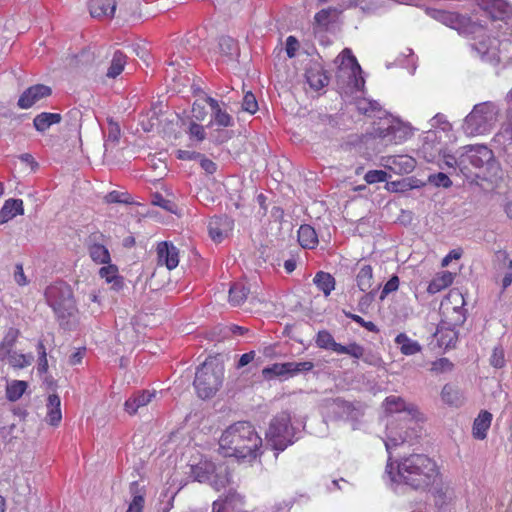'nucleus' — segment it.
<instances>
[{"instance_id":"a878e982","label":"nucleus","mask_w":512,"mask_h":512,"mask_svg":"<svg viewBox=\"0 0 512 512\" xmlns=\"http://www.w3.org/2000/svg\"><path fill=\"white\" fill-rule=\"evenodd\" d=\"M24 213L23 201L21 199H8L0 210V224L7 223L17 215Z\"/></svg>"},{"instance_id":"f3484780","label":"nucleus","mask_w":512,"mask_h":512,"mask_svg":"<svg viewBox=\"0 0 512 512\" xmlns=\"http://www.w3.org/2000/svg\"><path fill=\"white\" fill-rule=\"evenodd\" d=\"M205 101L210 106L211 109V121L210 125H216L219 127H230L233 124V118L232 116L221 107L219 102L212 98L207 96L205 98Z\"/></svg>"},{"instance_id":"9b49d317","label":"nucleus","mask_w":512,"mask_h":512,"mask_svg":"<svg viewBox=\"0 0 512 512\" xmlns=\"http://www.w3.org/2000/svg\"><path fill=\"white\" fill-rule=\"evenodd\" d=\"M338 67V79H347V84L352 89L360 91L363 89L365 80L362 77V69L349 48H345L335 59Z\"/></svg>"},{"instance_id":"c756f323","label":"nucleus","mask_w":512,"mask_h":512,"mask_svg":"<svg viewBox=\"0 0 512 512\" xmlns=\"http://www.w3.org/2000/svg\"><path fill=\"white\" fill-rule=\"evenodd\" d=\"M306 79L309 86L314 90H320L328 84V77L319 66L308 68L306 70Z\"/></svg>"},{"instance_id":"f8f14e48","label":"nucleus","mask_w":512,"mask_h":512,"mask_svg":"<svg viewBox=\"0 0 512 512\" xmlns=\"http://www.w3.org/2000/svg\"><path fill=\"white\" fill-rule=\"evenodd\" d=\"M380 165L397 175H404L411 173L415 169L417 162L412 156L407 154L387 155L380 158Z\"/></svg>"},{"instance_id":"338daca9","label":"nucleus","mask_w":512,"mask_h":512,"mask_svg":"<svg viewBox=\"0 0 512 512\" xmlns=\"http://www.w3.org/2000/svg\"><path fill=\"white\" fill-rule=\"evenodd\" d=\"M431 127H440L442 130H447L450 127V124L443 114H436L431 119Z\"/></svg>"},{"instance_id":"0e129e2a","label":"nucleus","mask_w":512,"mask_h":512,"mask_svg":"<svg viewBox=\"0 0 512 512\" xmlns=\"http://www.w3.org/2000/svg\"><path fill=\"white\" fill-rule=\"evenodd\" d=\"M14 281L19 286H26L29 283V281L24 273L22 264H16V266H15Z\"/></svg>"},{"instance_id":"c03bdc74","label":"nucleus","mask_w":512,"mask_h":512,"mask_svg":"<svg viewBox=\"0 0 512 512\" xmlns=\"http://www.w3.org/2000/svg\"><path fill=\"white\" fill-rule=\"evenodd\" d=\"M131 493H133V499L130 502L126 512H142L144 508V495L138 493V483L133 482L130 486Z\"/></svg>"},{"instance_id":"603ef678","label":"nucleus","mask_w":512,"mask_h":512,"mask_svg":"<svg viewBox=\"0 0 512 512\" xmlns=\"http://www.w3.org/2000/svg\"><path fill=\"white\" fill-rule=\"evenodd\" d=\"M338 354H348L356 359H359L363 356L364 349L357 343H351L347 346L341 344L340 347H338Z\"/></svg>"},{"instance_id":"4be33fe9","label":"nucleus","mask_w":512,"mask_h":512,"mask_svg":"<svg viewBox=\"0 0 512 512\" xmlns=\"http://www.w3.org/2000/svg\"><path fill=\"white\" fill-rule=\"evenodd\" d=\"M493 416L490 412L482 410L474 419L472 427V435L477 440H484L491 426Z\"/></svg>"},{"instance_id":"58836bf2","label":"nucleus","mask_w":512,"mask_h":512,"mask_svg":"<svg viewBox=\"0 0 512 512\" xmlns=\"http://www.w3.org/2000/svg\"><path fill=\"white\" fill-rule=\"evenodd\" d=\"M125 64H126V56L122 52L116 51L113 54L111 64L107 70V73H106L107 77L116 78L123 71Z\"/></svg>"},{"instance_id":"13d9d810","label":"nucleus","mask_w":512,"mask_h":512,"mask_svg":"<svg viewBox=\"0 0 512 512\" xmlns=\"http://www.w3.org/2000/svg\"><path fill=\"white\" fill-rule=\"evenodd\" d=\"M242 108L250 114H254L258 110L256 97L251 92L244 95Z\"/></svg>"},{"instance_id":"7ed1b4c3","label":"nucleus","mask_w":512,"mask_h":512,"mask_svg":"<svg viewBox=\"0 0 512 512\" xmlns=\"http://www.w3.org/2000/svg\"><path fill=\"white\" fill-rule=\"evenodd\" d=\"M262 445V439L255 428L246 421L230 425L219 439V453L224 457L237 459L255 458Z\"/></svg>"},{"instance_id":"2f4dec72","label":"nucleus","mask_w":512,"mask_h":512,"mask_svg":"<svg viewBox=\"0 0 512 512\" xmlns=\"http://www.w3.org/2000/svg\"><path fill=\"white\" fill-rule=\"evenodd\" d=\"M298 241L303 248H314L318 244V237L314 228L310 225H301L298 230Z\"/></svg>"},{"instance_id":"8fccbe9b","label":"nucleus","mask_w":512,"mask_h":512,"mask_svg":"<svg viewBox=\"0 0 512 512\" xmlns=\"http://www.w3.org/2000/svg\"><path fill=\"white\" fill-rule=\"evenodd\" d=\"M288 364L290 377H294L300 373L311 371L314 368V363L312 361L288 362Z\"/></svg>"},{"instance_id":"5701e85b","label":"nucleus","mask_w":512,"mask_h":512,"mask_svg":"<svg viewBox=\"0 0 512 512\" xmlns=\"http://www.w3.org/2000/svg\"><path fill=\"white\" fill-rule=\"evenodd\" d=\"M202 467L196 466L193 469V474L195 476V479L198 482H205L209 480L211 482V485L214 487L215 490L220 491L222 488H225L226 485L229 483V477L225 470H221L219 473L215 474L214 476L210 477L206 473H201Z\"/></svg>"},{"instance_id":"412c9836","label":"nucleus","mask_w":512,"mask_h":512,"mask_svg":"<svg viewBox=\"0 0 512 512\" xmlns=\"http://www.w3.org/2000/svg\"><path fill=\"white\" fill-rule=\"evenodd\" d=\"M464 146L457 149L454 153L443 151L441 155L440 168H452L454 170L459 169L464 174L466 169L463 156Z\"/></svg>"},{"instance_id":"cd10ccee","label":"nucleus","mask_w":512,"mask_h":512,"mask_svg":"<svg viewBox=\"0 0 512 512\" xmlns=\"http://www.w3.org/2000/svg\"><path fill=\"white\" fill-rule=\"evenodd\" d=\"M454 280V274L450 271L437 273L427 287L429 294H436L449 287Z\"/></svg>"},{"instance_id":"4d7b16f0","label":"nucleus","mask_w":512,"mask_h":512,"mask_svg":"<svg viewBox=\"0 0 512 512\" xmlns=\"http://www.w3.org/2000/svg\"><path fill=\"white\" fill-rule=\"evenodd\" d=\"M344 421H348L351 423L353 429L358 428V424L360 419L363 416V412L361 409L354 407L352 404L350 405V409L347 412Z\"/></svg>"},{"instance_id":"bb28decb","label":"nucleus","mask_w":512,"mask_h":512,"mask_svg":"<svg viewBox=\"0 0 512 512\" xmlns=\"http://www.w3.org/2000/svg\"><path fill=\"white\" fill-rule=\"evenodd\" d=\"M395 343L397 344L400 352L405 356L415 355L422 350V346L416 340H413L405 333H400L395 338Z\"/></svg>"},{"instance_id":"f03ea898","label":"nucleus","mask_w":512,"mask_h":512,"mask_svg":"<svg viewBox=\"0 0 512 512\" xmlns=\"http://www.w3.org/2000/svg\"><path fill=\"white\" fill-rule=\"evenodd\" d=\"M388 454L385 474L395 491L400 485L414 490H425L439 478L436 462L424 454H411L403 457L396 465L391 462V452Z\"/></svg>"},{"instance_id":"20e7f679","label":"nucleus","mask_w":512,"mask_h":512,"mask_svg":"<svg viewBox=\"0 0 512 512\" xmlns=\"http://www.w3.org/2000/svg\"><path fill=\"white\" fill-rule=\"evenodd\" d=\"M385 410L390 414H399L395 424L391 421L387 425V433L385 440V447L388 453L392 448L410 441L413 437L417 436L418 424L415 420L417 410L412 405H407L405 401L395 395L387 397L384 401Z\"/></svg>"},{"instance_id":"e2e57ef3","label":"nucleus","mask_w":512,"mask_h":512,"mask_svg":"<svg viewBox=\"0 0 512 512\" xmlns=\"http://www.w3.org/2000/svg\"><path fill=\"white\" fill-rule=\"evenodd\" d=\"M189 134L191 137L196 138L198 141H203L206 137L205 129L202 125L191 123L189 127Z\"/></svg>"},{"instance_id":"4468645a","label":"nucleus","mask_w":512,"mask_h":512,"mask_svg":"<svg viewBox=\"0 0 512 512\" xmlns=\"http://www.w3.org/2000/svg\"><path fill=\"white\" fill-rule=\"evenodd\" d=\"M51 94V88L37 84L26 89L18 100V106L21 109H29L43 98L48 97Z\"/></svg>"},{"instance_id":"39448f33","label":"nucleus","mask_w":512,"mask_h":512,"mask_svg":"<svg viewBox=\"0 0 512 512\" xmlns=\"http://www.w3.org/2000/svg\"><path fill=\"white\" fill-rule=\"evenodd\" d=\"M500 115V107L491 101L476 104L465 117L462 130L468 137L486 135L495 127Z\"/></svg>"},{"instance_id":"bf43d9fd","label":"nucleus","mask_w":512,"mask_h":512,"mask_svg":"<svg viewBox=\"0 0 512 512\" xmlns=\"http://www.w3.org/2000/svg\"><path fill=\"white\" fill-rule=\"evenodd\" d=\"M399 287V278L398 276L394 275L392 276L384 285L381 294L380 299L384 300L386 296L394 291H396Z\"/></svg>"},{"instance_id":"79ce46f5","label":"nucleus","mask_w":512,"mask_h":512,"mask_svg":"<svg viewBox=\"0 0 512 512\" xmlns=\"http://www.w3.org/2000/svg\"><path fill=\"white\" fill-rule=\"evenodd\" d=\"M219 51L222 55L232 58L238 55L236 41L229 36H222L219 39Z\"/></svg>"},{"instance_id":"1a4fd4ad","label":"nucleus","mask_w":512,"mask_h":512,"mask_svg":"<svg viewBox=\"0 0 512 512\" xmlns=\"http://www.w3.org/2000/svg\"><path fill=\"white\" fill-rule=\"evenodd\" d=\"M373 134L383 146L400 145L413 135V129L398 118L387 117L373 128Z\"/></svg>"},{"instance_id":"69168bd1","label":"nucleus","mask_w":512,"mask_h":512,"mask_svg":"<svg viewBox=\"0 0 512 512\" xmlns=\"http://www.w3.org/2000/svg\"><path fill=\"white\" fill-rule=\"evenodd\" d=\"M298 49V41L294 36H289L286 39V53L289 58H292L295 56L296 51Z\"/></svg>"},{"instance_id":"09e8293b","label":"nucleus","mask_w":512,"mask_h":512,"mask_svg":"<svg viewBox=\"0 0 512 512\" xmlns=\"http://www.w3.org/2000/svg\"><path fill=\"white\" fill-rule=\"evenodd\" d=\"M151 202L153 205L159 206L170 213H177V205L173 201L164 198L159 193H156L152 196Z\"/></svg>"},{"instance_id":"aec40b11","label":"nucleus","mask_w":512,"mask_h":512,"mask_svg":"<svg viewBox=\"0 0 512 512\" xmlns=\"http://www.w3.org/2000/svg\"><path fill=\"white\" fill-rule=\"evenodd\" d=\"M115 10V0H91L89 3V11L93 18H112Z\"/></svg>"},{"instance_id":"ea45409f","label":"nucleus","mask_w":512,"mask_h":512,"mask_svg":"<svg viewBox=\"0 0 512 512\" xmlns=\"http://www.w3.org/2000/svg\"><path fill=\"white\" fill-rule=\"evenodd\" d=\"M316 345L319 348L326 349V350H332L336 353H338V347H340L341 344L337 343L330 332L326 330L319 331L316 336Z\"/></svg>"},{"instance_id":"052dcab7","label":"nucleus","mask_w":512,"mask_h":512,"mask_svg":"<svg viewBox=\"0 0 512 512\" xmlns=\"http://www.w3.org/2000/svg\"><path fill=\"white\" fill-rule=\"evenodd\" d=\"M453 364L447 358H440L432 363L431 370L436 373L451 371Z\"/></svg>"},{"instance_id":"774afa93","label":"nucleus","mask_w":512,"mask_h":512,"mask_svg":"<svg viewBox=\"0 0 512 512\" xmlns=\"http://www.w3.org/2000/svg\"><path fill=\"white\" fill-rule=\"evenodd\" d=\"M230 503L227 499H218L213 502L212 512H229Z\"/></svg>"},{"instance_id":"a18cd8bd","label":"nucleus","mask_w":512,"mask_h":512,"mask_svg":"<svg viewBox=\"0 0 512 512\" xmlns=\"http://www.w3.org/2000/svg\"><path fill=\"white\" fill-rule=\"evenodd\" d=\"M264 377L269 378L272 376L276 377H290L289 376V364L286 363H275L269 367H265L262 371Z\"/></svg>"},{"instance_id":"c9c22d12","label":"nucleus","mask_w":512,"mask_h":512,"mask_svg":"<svg viewBox=\"0 0 512 512\" xmlns=\"http://www.w3.org/2000/svg\"><path fill=\"white\" fill-rule=\"evenodd\" d=\"M494 141L503 146V149L506 152H510L512 150V122L510 124H505L501 130L495 135Z\"/></svg>"},{"instance_id":"0eeeda50","label":"nucleus","mask_w":512,"mask_h":512,"mask_svg":"<svg viewBox=\"0 0 512 512\" xmlns=\"http://www.w3.org/2000/svg\"><path fill=\"white\" fill-rule=\"evenodd\" d=\"M224 366L214 359L206 360L196 371L194 386L202 399L211 398L222 385Z\"/></svg>"},{"instance_id":"a211bd4d","label":"nucleus","mask_w":512,"mask_h":512,"mask_svg":"<svg viewBox=\"0 0 512 512\" xmlns=\"http://www.w3.org/2000/svg\"><path fill=\"white\" fill-rule=\"evenodd\" d=\"M155 395V391H138L125 401L124 409L130 415H134L140 408L147 406Z\"/></svg>"},{"instance_id":"473e14b6","label":"nucleus","mask_w":512,"mask_h":512,"mask_svg":"<svg viewBox=\"0 0 512 512\" xmlns=\"http://www.w3.org/2000/svg\"><path fill=\"white\" fill-rule=\"evenodd\" d=\"M356 283L362 292H366L372 287L373 269L370 265L364 264L359 267L356 275Z\"/></svg>"},{"instance_id":"dca6fc26","label":"nucleus","mask_w":512,"mask_h":512,"mask_svg":"<svg viewBox=\"0 0 512 512\" xmlns=\"http://www.w3.org/2000/svg\"><path fill=\"white\" fill-rule=\"evenodd\" d=\"M158 264L165 265L169 270L178 266L179 251L170 242L164 241L157 246Z\"/></svg>"},{"instance_id":"37998d69","label":"nucleus","mask_w":512,"mask_h":512,"mask_svg":"<svg viewBox=\"0 0 512 512\" xmlns=\"http://www.w3.org/2000/svg\"><path fill=\"white\" fill-rule=\"evenodd\" d=\"M33 359L34 358L31 354H22L13 351L5 360L14 368H24L29 366Z\"/></svg>"},{"instance_id":"7c9ffc66","label":"nucleus","mask_w":512,"mask_h":512,"mask_svg":"<svg viewBox=\"0 0 512 512\" xmlns=\"http://www.w3.org/2000/svg\"><path fill=\"white\" fill-rule=\"evenodd\" d=\"M19 336V330L16 328H9L5 333L2 341L0 342V360L5 361L6 357L14 350L15 343Z\"/></svg>"},{"instance_id":"680f3d73","label":"nucleus","mask_w":512,"mask_h":512,"mask_svg":"<svg viewBox=\"0 0 512 512\" xmlns=\"http://www.w3.org/2000/svg\"><path fill=\"white\" fill-rule=\"evenodd\" d=\"M117 267L114 265L103 266L99 270V274L107 282H112L117 277Z\"/></svg>"},{"instance_id":"f257e3e1","label":"nucleus","mask_w":512,"mask_h":512,"mask_svg":"<svg viewBox=\"0 0 512 512\" xmlns=\"http://www.w3.org/2000/svg\"><path fill=\"white\" fill-rule=\"evenodd\" d=\"M441 21L444 25L456 30L460 35L474 39L471 44L474 57L493 65L512 63V41L510 39H477L483 36L487 30H493V28H488L486 23L483 24L470 16L456 12L443 13ZM502 27V24H499L494 29H502Z\"/></svg>"},{"instance_id":"5fc2aeb1","label":"nucleus","mask_w":512,"mask_h":512,"mask_svg":"<svg viewBox=\"0 0 512 512\" xmlns=\"http://www.w3.org/2000/svg\"><path fill=\"white\" fill-rule=\"evenodd\" d=\"M388 177L389 175L384 170H370L365 174L364 179L368 184H374L385 182Z\"/></svg>"},{"instance_id":"423d86ee","label":"nucleus","mask_w":512,"mask_h":512,"mask_svg":"<svg viewBox=\"0 0 512 512\" xmlns=\"http://www.w3.org/2000/svg\"><path fill=\"white\" fill-rule=\"evenodd\" d=\"M466 169L465 176L474 174L477 177L486 178L497 174L499 169L494 153L486 145H466L463 151Z\"/></svg>"},{"instance_id":"de8ad7c7","label":"nucleus","mask_w":512,"mask_h":512,"mask_svg":"<svg viewBox=\"0 0 512 512\" xmlns=\"http://www.w3.org/2000/svg\"><path fill=\"white\" fill-rule=\"evenodd\" d=\"M357 109L359 112L369 116H375L381 110L378 102L368 99L359 100L357 102Z\"/></svg>"},{"instance_id":"c85d7f7f","label":"nucleus","mask_w":512,"mask_h":512,"mask_svg":"<svg viewBox=\"0 0 512 512\" xmlns=\"http://www.w3.org/2000/svg\"><path fill=\"white\" fill-rule=\"evenodd\" d=\"M61 120L62 116L59 113L42 112L35 116L33 126L38 132L44 133L52 125L60 123Z\"/></svg>"},{"instance_id":"f704fd0d","label":"nucleus","mask_w":512,"mask_h":512,"mask_svg":"<svg viewBox=\"0 0 512 512\" xmlns=\"http://www.w3.org/2000/svg\"><path fill=\"white\" fill-rule=\"evenodd\" d=\"M249 289L245 284L238 282L234 283L229 289V301L232 305L238 306L242 304L248 295Z\"/></svg>"},{"instance_id":"864d4df0","label":"nucleus","mask_w":512,"mask_h":512,"mask_svg":"<svg viewBox=\"0 0 512 512\" xmlns=\"http://www.w3.org/2000/svg\"><path fill=\"white\" fill-rule=\"evenodd\" d=\"M428 182L436 187L449 188L452 185V181L445 173L439 172L431 174L428 177Z\"/></svg>"},{"instance_id":"72a5a7b5","label":"nucleus","mask_w":512,"mask_h":512,"mask_svg":"<svg viewBox=\"0 0 512 512\" xmlns=\"http://www.w3.org/2000/svg\"><path fill=\"white\" fill-rule=\"evenodd\" d=\"M28 385L22 380H12L6 385V397L9 401L15 402L19 400L25 393Z\"/></svg>"},{"instance_id":"393cba45","label":"nucleus","mask_w":512,"mask_h":512,"mask_svg":"<svg viewBox=\"0 0 512 512\" xmlns=\"http://www.w3.org/2000/svg\"><path fill=\"white\" fill-rule=\"evenodd\" d=\"M441 399L452 407H461L465 403L463 392L452 384H446L441 391Z\"/></svg>"},{"instance_id":"6e6552de","label":"nucleus","mask_w":512,"mask_h":512,"mask_svg":"<svg viewBox=\"0 0 512 512\" xmlns=\"http://www.w3.org/2000/svg\"><path fill=\"white\" fill-rule=\"evenodd\" d=\"M48 305L60 319L73 317L77 311L71 287L64 282H56L45 290Z\"/></svg>"},{"instance_id":"4c0bfd02","label":"nucleus","mask_w":512,"mask_h":512,"mask_svg":"<svg viewBox=\"0 0 512 512\" xmlns=\"http://www.w3.org/2000/svg\"><path fill=\"white\" fill-rule=\"evenodd\" d=\"M314 283L316 286L323 291L325 296L330 295L331 291L335 288V280L329 274L325 272H318L314 277Z\"/></svg>"},{"instance_id":"3c124183","label":"nucleus","mask_w":512,"mask_h":512,"mask_svg":"<svg viewBox=\"0 0 512 512\" xmlns=\"http://www.w3.org/2000/svg\"><path fill=\"white\" fill-rule=\"evenodd\" d=\"M489 362L490 365L496 369H500L505 366V352L501 346L494 347Z\"/></svg>"},{"instance_id":"a19ab883","label":"nucleus","mask_w":512,"mask_h":512,"mask_svg":"<svg viewBox=\"0 0 512 512\" xmlns=\"http://www.w3.org/2000/svg\"><path fill=\"white\" fill-rule=\"evenodd\" d=\"M89 255L92 260L99 264H108L110 262V254L108 249L101 244H93L89 247Z\"/></svg>"},{"instance_id":"2eb2a0df","label":"nucleus","mask_w":512,"mask_h":512,"mask_svg":"<svg viewBox=\"0 0 512 512\" xmlns=\"http://www.w3.org/2000/svg\"><path fill=\"white\" fill-rule=\"evenodd\" d=\"M233 229V220L227 216L211 218L208 224L209 235L214 242H222Z\"/></svg>"},{"instance_id":"9d476101","label":"nucleus","mask_w":512,"mask_h":512,"mask_svg":"<svg viewBox=\"0 0 512 512\" xmlns=\"http://www.w3.org/2000/svg\"><path fill=\"white\" fill-rule=\"evenodd\" d=\"M290 415L282 412L275 416L266 432V438L277 451H284L295 441L294 428L290 425Z\"/></svg>"},{"instance_id":"ddd939ff","label":"nucleus","mask_w":512,"mask_h":512,"mask_svg":"<svg viewBox=\"0 0 512 512\" xmlns=\"http://www.w3.org/2000/svg\"><path fill=\"white\" fill-rule=\"evenodd\" d=\"M480 8L485 14L490 17V22L493 24L500 21L504 25H508L507 20L511 14V7L506 0H476Z\"/></svg>"},{"instance_id":"6e6d98bb","label":"nucleus","mask_w":512,"mask_h":512,"mask_svg":"<svg viewBox=\"0 0 512 512\" xmlns=\"http://www.w3.org/2000/svg\"><path fill=\"white\" fill-rule=\"evenodd\" d=\"M120 139V128L116 123L110 122L107 139L105 142L106 151L113 145L116 144Z\"/></svg>"},{"instance_id":"6ab92c4d","label":"nucleus","mask_w":512,"mask_h":512,"mask_svg":"<svg viewBox=\"0 0 512 512\" xmlns=\"http://www.w3.org/2000/svg\"><path fill=\"white\" fill-rule=\"evenodd\" d=\"M351 403L342 399L327 400L324 405V414L331 420H344Z\"/></svg>"},{"instance_id":"b1692460","label":"nucleus","mask_w":512,"mask_h":512,"mask_svg":"<svg viewBox=\"0 0 512 512\" xmlns=\"http://www.w3.org/2000/svg\"><path fill=\"white\" fill-rule=\"evenodd\" d=\"M47 413L46 420L52 426H57L61 422V400L58 395L50 394L46 403Z\"/></svg>"},{"instance_id":"e433bc0d","label":"nucleus","mask_w":512,"mask_h":512,"mask_svg":"<svg viewBox=\"0 0 512 512\" xmlns=\"http://www.w3.org/2000/svg\"><path fill=\"white\" fill-rule=\"evenodd\" d=\"M343 8L329 7L322 9L316 13L314 20L317 25L326 27L332 20H334L341 12Z\"/></svg>"},{"instance_id":"49530a36","label":"nucleus","mask_w":512,"mask_h":512,"mask_svg":"<svg viewBox=\"0 0 512 512\" xmlns=\"http://www.w3.org/2000/svg\"><path fill=\"white\" fill-rule=\"evenodd\" d=\"M448 303H454L455 306L452 308L455 312H460L461 307L464 304V298L462 294L457 290H451L447 298L441 303V307L444 310H449Z\"/></svg>"}]
</instances>
